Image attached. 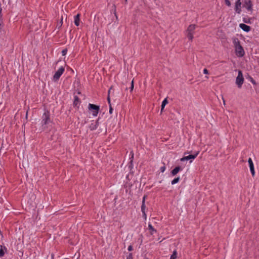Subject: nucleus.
<instances>
[{"mask_svg":"<svg viewBox=\"0 0 259 259\" xmlns=\"http://www.w3.org/2000/svg\"><path fill=\"white\" fill-rule=\"evenodd\" d=\"M233 42L235 47L236 54L238 57H242L244 55V51L240 45V41L237 38H234Z\"/></svg>","mask_w":259,"mask_h":259,"instance_id":"1","label":"nucleus"},{"mask_svg":"<svg viewBox=\"0 0 259 259\" xmlns=\"http://www.w3.org/2000/svg\"><path fill=\"white\" fill-rule=\"evenodd\" d=\"M196 25L191 24L188 26L186 30V35L188 39L191 41L193 38V34L194 32V30L196 28Z\"/></svg>","mask_w":259,"mask_h":259,"instance_id":"2","label":"nucleus"},{"mask_svg":"<svg viewBox=\"0 0 259 259\" xmlns=\"http://www.w3.org/2000/svg\"><path fill=\"white\" fill-rule=\"evenodd\" d=\"M51 122L50 113L48 111H45L42 116V125L44 126Z\"/></svg>","mask_w":259,"mask_h":259,"instance_id":"3","label":"nucleus"},{"mask_svg":"<svg viewBox=\"0 0 259 259\" xmlns=\"http://www.w3.org/2000/svg\"><path fill=\"white\" fill-rule=\"evenodd\" d=\"M244 82V78L241 70L238 71V76L236 79V83L238 88H241Z\"/></svg>","mask_w":259,"mask_h":259,"instance_id":"4","label":"nucleus"},{"mask_svg":"<svg viewBox=\"0 0 259 259\" xmlns=\"http://www.w3.org/2000/svg\"><path fill=\"white\" fill-rule=\"evenodd\" d=\"M89 109L90 110L93 111V115L94 116H97L99 111L100 109V107L99 106L93 104H89Z\"/></svg>","mask_w":259,"mask_h":259,"instance_id":"5","label":"nucleus"},{"mask_svg":"<svg viewBox=\"0 0 259 259\" xmlns=\"http://www.w3.org/2000/svg\"><path fill=\"white\" fill-rule=\"evenodd\" d=\"M64 71V68L61 67L55 73L53 76L54 80L55 81L58 80Z\"/></svg>","mask_w":259,"mask_h":259,"instance_id":"6","label":"nucleus"},{"mask_svg":"<svg viewBox=\"0 0 259 259\" xmlns=\"http://www.w3.org/2000/svg\"><path fill=\"white\" fill-rule=\"evenodd\" d=\"M199 153V152L197 151L194 154H190L188 156H184V157H182V158H181L180 160L181 161H184L185 160L194 159L197 157V156L198 155Z\"/></svg>","mask_w":259,"mask_h":259,"instance_id":"7","label":"nucleus"},{"mask_svg":"<svg viewBox=\"0 0 259 259\" xmlns=\"http://www.w3.org/2000/svg\"><path fill=\"white\" fill-rule=\"evenodd\" d=\"M250 170L252 176L253 177L255 175V171L254 168V165L252 162V160L251 158H249L248 160Z\"/></svg>","mask_w":259,"mask_h":259,"instance_id":"8","label":"nucleus"},{"mask_svg":"<svg viewBox=\"0 0 259 259\" xmlns=\"http://www.w3.org/2000/svg\"><path fill=\"white\" fill-rule=\"evenodd\" d=\"M241 3L240 2V0H236V3H235V11L236 13L240 14L241 12Z\"/></svg>","mask_w":259,"mask_h":259,"instance_id":"9","label":"nucleus"},{"mask_svg":"<svg viewBox=\"0 0 259 259\" xmlns=\"http://www.w3.org/2000/svg\"><path fill=\"white\" fill-rule=\"evenodd\" d=\"M98 120L99 119L95 121H93L92 123L90 125L89 128L91 131H93L97 129L99 125Z\"/></svg>","mask_w":259,"mask_h":259,"instance_id":"10","label":"nucleus"},{"mask_svg":"<svg viewBox=\"0 0 259 259\" xmlns=\"http://www.w3.org/2000/svg\"><path fill=\"white\" fill-rule=\"evenodd\" d=\"M252 5L251 1H246L245 2L244 7H245L247 10L252 11Z\"/></svg>","mask_w":259,"mask_h":259,"instance_id":"11","label":"nucleus"},{"mask_svg":"<svg viewBox=\"0 0 259 259\" xmlns=\"http://www.w3.org/2000/svg\"><path fill=\"white\" fill-rule=\"evenodd\" d=\"M239 27L245 32H249L250 30V27L244 23L240 24Z\"/></svg>","mask_w":259,"mask_h":259,"instance_id":"12","label":"nucleus"},{"mask_svg":"<svg viewBox=\"0 0 259 259\" xmlns=\"http://www.w3.org/2000/svg\"><path fill=\"white\" fill-rule=\"evenodd\" d=\"M74 22L75 25L76 26H78L79 25L80 22V14H78L74 17Z\"/></svg>","mask_w":259,"mask_h":259,"instance_id":"13","label":"nucleus"},{"mask_svg":"<svg viewBox=\"0 0 259 259\" xmlns=\"http://www.w3.org/2000/svg\"><path fill=\"white\" fill-rule=\"evenodd\" d=\"M181 170V167L180 166H177L171 172V175L172 176L176 175L179 171Z\"/></svg>","mask_w":259,"mask_h":259,"instance_id":"14","label":"nucleus"},{"mask_svg":"<svg viewBox=\"0 0 259 259\" xmlns=\"http://www.w3.org/2000/svg\"><path fill=\"white\" fill-rule=\"evenodd\" d=\"M131 153L132 154V155H131V157L130 158V164L128 165V168L130 169H131L133 167V158H134V153H133V152H131Z\"/></svg>","mask_w":259,"mask_h":259,"instance_id":"15","label":"nucleus"},{"mask_svg":"<svg viewBox=\"0 0 259 259\" xmlns=\"http://www.w3.org/2000/svg\"><path fill=\"white\" fill-rule=\"evenodd\" d=\"M73 104L75 106H77L79 104V98L76 96L74 97V101Z\"/></svg>","mask_w":259,"mask_h":259,"instance_id":"16","label":"nucleus"},{"mask_svg":"<svg viewBox=\"0 0 259 259\" xmlns=\"http://www.w3.org/2000/svg\"><path fill=\"white\" fill-rule=\"evenodd\" d=\"M148 228H149V229L151 231L150 233H151V234H152V235L153 234V232H156V230H155V229H154V228L152 227V225H151V224H149V225H148Z\"/></svg>","mask_w":259,"mask_h":259,"instance_id":"17","label":"nucleus"},{"mask_svg":"<svg viewBox=\"0 0 259 259\" xmlns=\"http://www.w3.org/2000/svg\"><path fill=\"white\" fill-rule=\"evenodd\" d=\"M180 181V178L179 177H177L175 179H174L172 181H171V184L172 185H174L177 183L179 182V181Z\"/></svg>","mask_w":259,"mask_h":259,"instance_id":"18","label":"nucleus"},{"mask_svg":"<svg viewBox=\"0 0 259 259\" xmlns=\"http://www.w3.org/2000/svg\"><path fill=\"white\" fill-rule=\"evenodd\" d=\"M177 252L176 250H174L172 254L170 256V259H176L177 258Z\"/></svg>","mask_w":259,"mask_h":259,"instance_id":"19","label":"nucleus"},{"mask_svg":"<svg viewBox=\"0 0 259 259\" xmlns=\"http://www.w3.org/2000/svg\"><path fill=\"white\" fill-rule=\"evenodd\" d=\"M168 101L167 99H165L162 102L161 107L162 108H164L165 106L167 104Z\"/></svg>","mask_w":259,"mask_h":259,"instance_id":"20","label":"nucleus"},{"mask_svg":"<svg viewBox=\"0 0 259 259\" xmlns=\"http://www.w3.org/2000/svg\"><path fill=\"white\" fill-rule=\"evenodd\" d=\"M112 89V87H111L109 90L108 91V98H107V100H108V104L110 105L111 104V102H110V96H109V94H110V92H111V90Z\"/></svg>","mask_w":259,"mask_h":259,"instance_id":"21","label":"nucleus"},{"mask_svg":"<svg viewBox=\"0 0 259 259\" xmlns=\"http://www.w3.org/2000/svg\"><path fill=\"white\" fill-rule=\"evenodd\" d=\"M62 23H63V17H62L60 22H58L57 24V27H58V29H59L62 26Z\"/></svg>","mask_w":259,"mask_h":259,"instance_id":"22","label":"nucleus"},{"mask_svg":"<svg viewBox=\"0 0 259 259\" xmlns=\"http://www.w3.org/2000/svg\"><path fill=\"white\" fill-rule=\"evenodd\" d=\"M146 206L145 204H142L141 206V211L142 212H145Z\"/></svg>","mask_w":259,"mask_h":259,"instance_id":"23","label":"nucleus"},{"mask_svg":"<svg viewBox=\"0 0 259 259\" xmlns=\"http://www.w3.org/2000/svg\"><path fill=\"white\" fill-rule=\"evenodd\" d=\"M134 80H133L131 82V87L130 88L131 92H132L134 89Z\"/></svg>","mask_w":259,"mask_h":259,"instance_id":"24","label":"nucleus"},{"mask_svg":"<svg viewBox=\"0 0 259 259\" xmlns=\"http://www.w3.org/2000/svg\"><path fill=\"white\" fill-rule=\"evenodd\" d=\"M67 50L66 49L63 50L62 51V55L63 56L67 54Z\"/></svg>","mask_w":259,"mask_h":259,"instance_id":"25","label":"nucleus"},{"mask_svg":"<svg viewBox=\"0 0 259 259\" xmlns=\"http://www.w3.org/2000/svg\"><path fill=\"white\" fill-rule=\"evenodd\" d=\"M126 259H133L132 253H129V254L127 256Z\"/></svg>","mask_w":259,"mask_h":259,"instance_id":"26","label":"nucleus"},{"mask_svg":"<svg viewBox=\"0 0 259 259\" xmlns=\"http://www.w3.org/2000/svg\"><path fill=\"white\" fill-rule=\"evenodd\" d=\"M225 3L228 6H231V3L229 0H225Z\"/></svg>","mask_w":259,"mask_h":259,"instance_id":"27","label":"nucleus"},{"mask_svg":"<svg viewBox=\"0 0 259 259\" xmlns=\"http://www.w3.org/2000/svg\"><path fill=\"white\" fill-rule=\"evenodd\" d=\"M4 250H3V249L1 248L0 249V256H2L4 255Z\"/></svg>","mask_w":259,"mask_h":259,"instance_id":"28","label":"nucleus"},{"mask_svg":"<svg viewBox=\"0 0 259 259\" xmlns=\"http://www.w3.org/2000/svg\"><path fill=\"white\" fill-rule=\"evenodd\" d=\"M109 107H110V108H109V113H110V114H112V111H113V109H112V106H111V104H110V105H109Z\"/></svg>","mask_w":259,"mask_h":259,"instance_id":"29","label":"nucleus"},{"mask_svg":"<svg viewBox=\"0 0 259 259\" xmlns=\"http://www.w3.org/2000/svg\"><path fill=\"white\" fill-rule=\"evenodd\" d=\"M165 169V167L164 166L161 167L160 170L162 172H163Z\"/></svg>","mask_w":259,"mask_h":259,"instance_id":"30","label":"nucleus"},{"mask_svg":"<svg viewBox=\"0 0 259 259\" xmlns=\"http://www.w3.org/2000/svg\"><path fill=\"white\" fill-rule=\"evenodd\" d=\"M146 197L147 196L146 195L144 196V197L143 198V200H142V204H145V199H146Z\"/></svg>","mask_w":259,"mask_h":259,"instance_id":"31","label":"nucleus"},{"mask_svg":"<svg viewBox=\"0 0 259 259\" xmlns=\"http://www.w3.org/2000/svg\"><path fill=\"white\" fill-rule=\"evenodd\" d=\"M146 197L147 196L146 195L144 196V197L143 198V200H142V204H145V199H146Z\"/></svg>","mask_w":259,"mask_h":259,"instance_id":"32","label":"nucleus"},{"mask_svg":"<svg viewBox=\"0 0 259 259\" xmlns=\"http://www.w3.org/2000/svg\"><path fill=\"white\" fill-rule=\"evenodd\" d=\"M142 213H143V218H144V219H145V220H146V219H147V215H146V212H142Z\"/></svg>","mask_w":259,"mask_h":259,"instance_id":"33","label":"nucleus"},{"mask_svg":"<svg viewBox=\"0 0 259 259\" xmlns=\"http://www.w3.org/2000/svg\"><path fill=\"white\" fill-rule=\"evenodd\" d=\"M133 249V246L132 245H130L128 247V251H132Z\"/></svg>","mask_w":259,"mask_h":259,"instance_id":"34","label":"nucleus"},{"mask_svg":"<svg viewBox=\"0 0 259 259\" xmlns=\"http://www.w3.org/2000/svg\"><path fill=\"white\" fill-rule=\"evenodd\" d=\"M203 73L204 74H208V71L207 70V69L205 68L204 70H203Z\"/></svg>","mask_w":259,"mask_h":259,"instance_id":"35","label":"nucleus"},{"mask_svg":"<svg viewBox=\"0 0 259 259\" xmlns=\"http://www.w3.org/2000/svg\"><path fill=\"white\" fill-rule=\"evenodd\" d=\"M221 97H222V100H223V104H224V105H225V104H225V99H224V97H223V96H221Z\"/></svg>","mask_w":259,"mask_h":259,"instance_id":"36","label":"nucleus"},{"mask_svg":"<svg viewBox=\"0 0 259 259\" xmlns=\"http://www.w3.org/2000/svg\"><path fill=\"white\" fill-rule=\"evenodd\" d=\"M243 21L246 23H249V21H247V20H246L245 19H244Z\"/></svg>","mask_w":259,"mask_h":259,"instance_id":"37","label":"nucleus"},{"mask_svg":"<svg viewBox=\"0 0 259 259\" xmlns=\"http://www.w3.org/2000/svg\"><path fill=\"white\" fill-rule=\"evenodd\" d=\"M114 14H115V18H116V19H117V16L116 15V13L115 12V13H114Z\"/></svg>","mask_w":259,"mask_h":259,"instance_id":"38","label":"nucleus"},{"mask_svg":"<svg viewBox=\"0 0 259 259\" xmlns=\"http://www.w3.org/2000/svg\"><path fill=\"white\" fill-rule=\"evenodd\" d=\"M163 109H164V108H162V107H161V112H162L163 110Z\"/></svg>","mask_w":259,"mask_h":259,"instance_id":"39","label":"nucleus"},{"mask_svg":"<svg viewBox=\"0 0 259 259\" xmlns=\"http://www.w3.org/2000/svg\"><path fill=\"white\" fill-rule=\"evenodd\" d=\"M27 114H28V112H26V118H27Z\"/></svg>","mask_w":259,"mask_h":259,"instance_id":"40","label":"nucleus"},{"mask_svg":"<svg viewBox=\"0 0 259 259\" xmlns=\"http://www.w3.org/2000/svg\"><path fill=\"white\" fill-rule=\"evenodd\" d=\"M127 0H125V2H127Z\"/></svg>","mask_w":259,"mask_h":259,"instance_id":"41","label":"nucleus"}]
</instances>
